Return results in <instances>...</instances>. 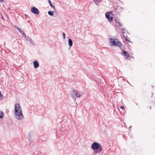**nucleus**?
<instances>
[{"instance_id": "nucleus-11", "label": "nucleus", "mask_w": 155, "mask_h": 155, "mask_svg": "<svg viewBox=\"0 0 155 155\" xmlns=\"http://www.w3.org/2000/svg\"><path fill=\"white\" fill-rule=\"evenodd\" d=\"M123 52L124 53H122V54H124V55L127 58L128 57H129L130 55L129 54L127 53V52L125 51H124Z\"/></svg>"}, {"instance_id": "nucleus-2", "label": "nucleus", "mask_w": 155, "mask_h": 155, "mask_svg": "<svg viewBox=\"0 0 155 155\" xmlns=\"http://www.w3.org/2000/svg\"><path fill=\"white\" fill-rule=\"evenodd\" d=\"M14 114L15 118L18 120H20L24 117L22 112L14 113Z\"/></svg>"}, {"instance_id": "nucleus-14", "label": "nucleus", "mask_w": 155, "mask_h": 155, "mask_svg": "<svg viewBox=\"0 0 155 155\" xmlns=\"http://www.w3.org/2000/svg\"><path fill=\"white\" fill-rule=\"evenodd\" d=\"M51 7L53 9H55V8L52 5V3L50 0H49L48 1Z\"/></svg>"}, {"instance_id": "nucleus-21", "label": "nucleus", "mask_w": 155, "mask_h": 155, "mask_svg": "<svg viewBox=\"0 0 155 155\" xmlns=\"http://www.w3.org/2000/svg\"><path fill=\"white\" fill-rule=\"evenodd\" d=\"M22 34L23 35V36L24 37H25V38L26 37H27L26 36V34L23 32V33H22V34Z\"/></svg>"}, {"instance_id": "nucleus-7", "label": "nucleus", "mask_w": 155, "mask_h": 155, "mask_svg": "<svg viewBox=\"0 0 155 155\" xmlns=\"http://www.w3.org/2000/svg\"><path fill=\"white\" fill-rule=\"evenodd\" d=\"M73 91L77 98H79L82 95L78 91L73 90Z\"/></svg>"}, {"instance_id": "nucleus-3", "label": "nucleus", "mask_w": 155, "mask_h": 155, "mask_svg": "<svg viewBox=\"0 0 155 155\" xmlns=\"http://www.w3.org/2000/svg\"><path fill=\"white\" fill-rule=\"evenodd\" d=\"M113 14L111 12H108L106 13V17L109 21L111 22L113 20Z\"/></svg>"}, {"instance_id": "nucleus-15", "label": "nucleus", "mask_w": 155, "mask_h": 155, "mask_svg": "<svg viewBox=\"0 0 155 155\" xmlns=\"http://www.w3.org/2000/svg\"><path fill=\"white\" fill-rule=\"evenodd\" d=\"M48 14L51 16H53L54 15V12L52 11H48Z\"/></svg>"}, {"instance_id": "nucleus-12", "label": "nucleus", "mask_w": 155, "mask_h": 155, "mask_svg": "<svg viewBox=\"0 0 155 155\" xmlns=\"http://www.w3.org/2000/svg\"><path fill=\"white\" fill-rule=\"evenodd\" d=\"M117 45L120 47V49L123 51H124V46L122 45L121 44V43L120 42V44H118V45Z\"/></svg>"}, {"instance_id": "nucleus-23", "label": "nucleus", "mask_w": 155, "mask_h": 155, "mask_svg": "<svg viewBox=\"0 0 155 155\" xmlns=\"http://www.w3.org/2000/svg\"><path fill=\"white\" fill-rule=\"evenodd\" d=\"M4 2V0H0V2L1 3H3Z\"/></svg>"}, {"instance_id": "nucleus-8", "label": "nucleus", "mask_w": 155, "mask_h": 155, "mask_svg": "<svg viewBox=\"0 0 155 155\" xmlns=\"http://www.w3.org/2000/svg\"><path fill=\"white\" fill-rule=\"evenodd\" d=\"M33 64L34 67L35 68H38L39 66V63L38 61H34L33 62Z\"/></svg>"}, {"instance_id": "nucleus-18", "label": "nucleus", "mask_w": 155, "mask_h": 155, "mask_svg": "<svg viewBox=\"0 0 155 155\" xmlns=\"http://www.w3.org/2000/svg\"><path fill=\"white\" fill-rule=\"evenodd\" d=\"M3 96L1 94V92L0 91V100H2L3 99Z\"/></svg>"}, {"instance_id": "nucleus-20", "label": "nucleus", "mask_w": 155, "mask_h": 155, "mask_svg": "<svg viewBox=\"0 0 155 155\" xmlns=\"http://www.w3.org/2000/svg\"><path fill=\"white\" fill-rule=\"evenodd\" d=\"M26 40H27V41H30V40L31 39L29 37H26L25 38Z\"/></svg>"}, {"instance_id": "nucleus-19", "label": "nucleus", "mask_w": 155, "mask_h": 155, "mask_svg": "<svg viewBox=\"0 0 155 155\" xmlns=\"http://www.w3.org/2000/svg\"><path fill=\"white\" fill-rule=\"evenodd\" d=\"M29 41L31 44H32L33 45H34V43L31 39Z\"/></svg>"}, {"instance_id": "nucleus-22", "label": "nucleus", "mask_w": 155, "mask_h": 155, "mask_svg": "<svg viewBox=\"0 0 155 155\" xmlns=\"http://www.w3.org/2000/svg\"><path fill=\"white\" fill-rule=\"evenodd\" d=\"M121 30L122 31V32L123 33H125L124 31V30L123 29H121Z\"/></svg>"}, {"instance_id": "nucleus-17", "label": "nucleus", "mask_w": 155, "mask_h": 155, "mask_svg": "<svg viewBox=\"0 0 155 155\" xmlns=\"http://www.w3.org/2000/svg\"><path fill=\"white\" fill-rule=\"evenodd\" d=\"M62 35L63 37V39L64 40L65 39L66 37L65 34L64 33H63Z\"/></svg>"}, {"instance_id": "nucleus-24", "label": "nucleus", "mask_w": 155, "mask_h": 155, "mask_svg": "<svg viewBox=\"0 0 155 155\" xmlns=\"http://www.w3.org/2000/svg\"><path fill=\"white\" fill-rule=\"evenodd\" d=\"M120 108L122 109H123L124 108V106H120Z\"/></svg>"}, {"instance_id": "nucleus-5", "label": "nucleus", "mask_w": 155, "mask_h": 155, "mask_svg": "<svg viewBox=\"0 0 155 155\" xmlns=\"http://www.w3.org/2000/svg\"><path fill=\"white\" fill-rule=\"evenodd\" d=\"M110 43H111V46H117L118 44H120V42L117 39H110Z\"/></svg>"}, {"instance_id": "nucleus-9", "label": "nucleus", "mask_w": 155, "mask_h": 155, "mask_svg": "<svg viewBox=\"0 0 155 155\" xmlns=\"http://www.w3.org/2000/svg\"><path fill=\"white\" fill-rule=\"evenodd\" d=\"M115 21L116 24V25L117 26L120 27L121 26L122 24L118 20L115 19Z\"/></svg>"}, {"instance_id": "nucleus-6", "label": "nucleus", "mask_w": 155, "mask_h": 155, "mask_svg": "<svg viewBox=\"0 0 155 155\" xmlns=\"http://www.w3.org/2000/svg\"><path fill=\"white\" fill-rule=\"evenodd\" d=\"M31 11L33 14H38L39 13V11L35 7L31 8Z\"/></svg>"}, {"instance_id": "nucleus-13", "label": "nucleus", "mask_w": 155, "mask_h": 155, "mask_svg": "<svg viewBox=\"0 0 155 155\" xmlns=\"http://www.w3.org/2000/svg\"><path fill=\"white\" fill-rule=\"evenodd\" d=\"M68 44L69 46H71L72 45L73 41H72V40L70 38H69L68 39Z\"/></svg>"}, {"instance_id": "nucleus-10", "label": "nucleus", "mask_w": 155, "mask_h": 155, "mask_svg": "<svg viewBox=\"0 0 155 155\" xmlns=\"http://www.w3.org/2000/svg\"><path fill=\"white\" fill-rule=\"evenodd\" d=\"M14 27L21 34L23 33L24 32L19 27L16 25H15Z\"/></svg>"}, {"instance_id": "nucleus-16", "label": "nucleus", "mask_w": 155, "mask_h": 155, "mask_svg": "<svg viewBox=\"0 0 155 155\" xmlns=\"http://www.w3.org/2000/svg\"><path fill=\"white\" fill-rule=\"evenodd\" d=\"M4 116V113L2 111H0V118H2Z\"/></svg>"}, {"instance_id": "nucleus-4", "label": "nucleus", "mask_w": 155, "mask_h": 155, "mask_svg": "<svg viewBox=\"0 0 155 155\" xmlns=\"http://www.w3.org/2000/svg\"><path fill=\"white\" fill-rule=\"evenodd\" d=\"M21 112H22L21 107L19 104H16L15 105L14 113Z\"/></svg>"}, {"instance_id": "nucleus-1", "label": "nucleus", "mask_w": 155, "mask_h": 155, "mask_svg": "<svg viewBox=\"0 0 155 155\" xmlns=\"http://www.w3.org/2000/svg\"><path fill=\"white\" fill-rule=\"evenodd\" d=\"M91 148L94 153L96 154H98L102 151V146L98 142H94L91 145Z\"/></svg>"}]
</instances>
